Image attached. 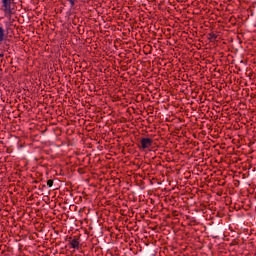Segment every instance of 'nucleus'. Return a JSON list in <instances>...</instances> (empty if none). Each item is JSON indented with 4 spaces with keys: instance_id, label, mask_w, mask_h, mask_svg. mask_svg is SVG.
I'll return each instance as SVG.
<instances>
[{
    "instance_id": "5",
    "label": "nucleus",
    "mask_w": 256,
    "mask_h": 256,
    "mask_svg": "<svg viewBox=\"0 0 256 256\" xmlns=\"http://www.w3.org/2000/svg\"><path fill=\"white\" fill-rule=\"evenodd\" d=\"M79 238H74L70 241V245L72 247V249H79Z\"/></svg>"
},
{
    "instance_id": "9",
    "label": "nucleus",
    "mask_w": 256,
    "mask_h": 256,
    "mask_svg": "<svg viewBox=\"0 0 256 256\" xmlns=\"http://www.w3.org/2000/svg\"><path fill=\"white\" fill-rule=\"evenodd\" d=\"M5 55L3 53L0 54V58L4 57Z\"/></svg>"
},
{
    "instance_id": "6",
    "label": "nucleus",
    "mask_w": 256,
    "mask_h": 256,
    "mask_svg": "<svg viewBox=\"0 0 256 256\" xmlns=\"http://www.w3.org/2000/svg\"><path fill=\"white\" fill-rule=\"evenodd\" d=\"M208 39L211 42L215 41V39H217V34H215V33L208 34Z\"/></svg>"
},
{
    "instance_id": "4",
    "label": "nucleus",
    "mask_w": 256,
    "mask_h": 256,
    "mask_svg": "<svg viewBox=\"0 0 256 256\" xmlns=\"http://www.w3.org/2000/svg\"><path fill=\"white\" fill-rule=\"evenodd\" d=\"M2 49H3V51H6L7 53H11V44L7 43V40H4L2 42Z\"/></svg>"
},
{
    "instance_id": "8",
    "label": "nucleus",
    "mask_w": 256,
    "mask_h": 256,
    "mask_svg": "<svg viewBox=\"0 0 256 256\" xmlns=\"http://www.w3.org/2000/svg\"><path fill=\"white\" fill-rule=\"evenodd\" d=\"M53 183H54L53 179L47 180V186L48 187H53Z\"/></svg>"
},
{
    "instance_id": "1",
    "label": "nucleus",
    "mask_w": 256,
    "mask_h": 256,
    "mask_svg": "<svg viewBox=\"0 0 256 256\" xmlns=\"http://www.w3.org/2000/svg\"><path fill=\"white\" fill-rule=\"evenodd\" d=\"M14 0H2V11L5 13V15H13L15 12H13L14 8L12 7Z\"/></svg>"
},
{
    "instance_id": "10",
    "label": "nucleus",
    "mask_w": 256,
    "mask_h": 256,
    "mask_svg": "<svg viewBox=\"0 0 256 256\" xmlns=\"http://www.w3.org/2000/svg\"><path fill=\"white\" fill-rule=\"evenodd\" d=\"M0 211H1V208H0Z\"/></svg>"
},
{
    "instance_id": "7",
    "label": "nucleus",
    "mask_w": 256,
    "mask_h": 256,
    "mask_svg": "<svg viewBox=\"0 0 256 256\" xmlns=\"http://www.w3.org/2000/svg\"><path fill=\"white\" fill-rule=\"evenodd\" d=\"M68 2L70 3L71 7H75V3H78L79 0H68Z\"/></svg>"
},
{
    "instance_id": "3",
    "label": "nucleus",
    "mask_w": 256,
    "mask_h": 256,
    "mask_svg": "<svg viewBox=\"0 0 256 256\" xmlns=\"http://www.w3.org/2000/svg\"><path fill=\"white\" fill-rule=\"evenodd\" d=\"M7 40V35L5 34V29L0 26V47L3 45V41Z\"/></svg>"
},
{
    "instance_id": "2",
    "label": "nucleus",
    "mask_w": 256,
    "mask_h": 256,
    "mask_svg": "<svg viewBox=\"0 0 256 256\" xmlns=\"http://www.w3.org/2000/svg\"><path fill=\"white\" fill-rule=\"evenodd\" d=\"M139 149H151L153 147V139L151 138H140L139 144H138Z\"/></svg>"
}]
</instances>
